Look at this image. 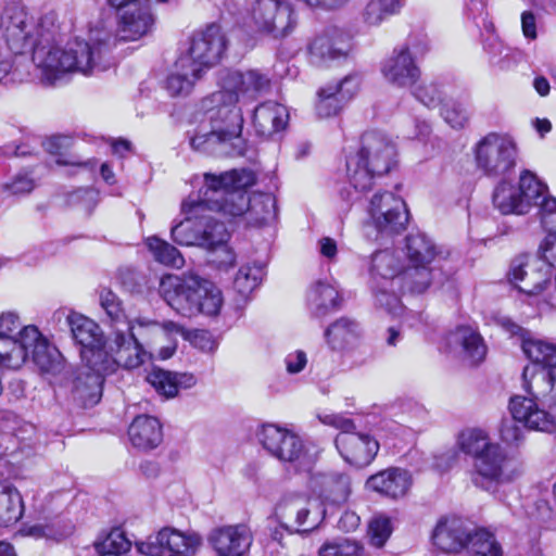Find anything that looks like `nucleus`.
I'll return each mask as SVG.
<instances>
[{"mask_svg":"<svg viewBox=\"0 0 556 556\" xmlns=\"http://www.w3.org/2000/svg\"><path fill=\"white\" fill-rule=\"evenodd\" d=\"M58 28L55 11L36 21L21 3L12 2L1 13L0 48L22 58L33 51L31 62L40 71L42 83L49 86L59 84L71 73L88 76L110 67L105 41L75 40L61 48L52 43Z\"/></svg>","mask_w":556,"mask_h":556,"instance_id":"nucleus-1","label":"nucleus"},{"mask_svg":"<svg viewBox=\"0 0 556 556\" xmlns=\"http://www.w3.org/2000/svg\"><path fill=\"white\" fill-rule=\"evenodd\" d=\"M220 89L202 100V109L211 123L210 131H200L190 139L193 150L216 156H240L245 152L241 137L243 117L239 101H253L270 85L269 77L258 70L223 71Z\"/></svg>","mask_w":556,"mask_h":556,"instance_id":"nucleus-2","label":"nucleus"},{"mask_svg":"<svg viewBox=\"0 0 556 556\" xmlns=\"http://www.w3.org/2000/svg\"><path fill=\"white\" fill-rule=\"evenodd\" d=\"M229 174L204 173L203 184L197 193L190 194L181 203L185 218L170 229L172 239L179 245L211 249L229 240L225 225L216 220L211 213H220L225 217H237L247 207L245 198L233 194L231 204H223L224 187L231 181Z\"/></svg>","mask_w":556,"mask_h":556,"instance_id":"nucleus-3","label":"nucleus"},{"mask_svg":"<svg viewBox=\"0 0 556 556\" xmlns=\"http://www.w3.org/2000/svg\"><path fill=\"white\" fill-rule=\"evenodd\" d=\"M72 338L81 346V359L91 364L98 370L127 369L142 365L150 355L138 342L134 325H128V337L122 329H115L108 340H104L100 326L89 317L71 312L66 316Z\"/></svg>","mask_w":556,"mask_h":556,"instance_id":"nucleus-4","label":"nucleus"},{"mask_svg":"<svg viewBox=\"0 0 556 556\" xmlns=\"http://www.w3.org/2000/svg\"><path fill=\"white\" fill-rule=\"evenodd\" d=\"M31 357L42 370L51 371L56 362L58 352L36 326L21 328L20 317L14 312L0 314V366L18 369Z\"/></svg>","mask_w":556,"mask_h":556,"instance_id":"nucleus-5","label":"nucleus"},{"mask_svg":"<svg viewBox=\"0 0 556 556\" xmlns=\"http://www.w3.org/2000/svg\"><path fill=\"white\" fill-rule=\"evenodd\" d=\"M159 292L173 309L185 317L198 314L216 316L224 302L222 291L194 273L163 276Z\"/></svg>","mask_w":556,"mask_h":556,"instance_id":"nucleus-6","label":"nucleus"},{"mask_svg":"<svg viewBox=\"0 0 556 556\" xmlns=\"http://www.w3.org/2000/svg\"><path fill=\"white\" fill-rule=\"evenodd\" d=\"M396 149L384 136L367 132L362 148L346 159V176L354 192L346 191V200L355 201L358 193L368 191L376 177L390 172L395 163Z\"/></svg>","mask_w":556,"mask_h":556,"instance_id":"nucleus-7","label":"nucleus"},{"mask_svg":"<svg viewBox=\"0 0 556 556\" xmlns=\"http://www.w3.org/2000/svg\"><path fill=\"white\" fill-rule=\"evenodd\" d=\"M476 168L490 178H503L517 165L519 148L507 132L491 131L481 137L471 149Z\"/></svg>","mask_w":556,"mask_h":556,"instance_id":"nucleus-8","label":"nucleus"},{"mask_svg":"<svg viewBox=\"0 0 556 556\" xmlns=\"http://www.w3.org/2000/svg\"><path fill=\"white\" fill-rule=\"evenodd\" d=\"M318 418L321 424L340 431L334 444L344 462L355 467H365L375 459L380 447L378 441L368 433L356 431L351 418L337 413L320 414Z\"/></svg>","mask_w":556,"mask_h":556,"instance_id":"nucleus-9","label":"nucleus"},{"mask_svg":"<svg viewBox=\"0 0 556 556\" xmlns=\"http://www.w3.org/2000/svg\"><path fill=\"white\" fill-rule=\"evenodd\" d=\"M522 472V464L497 443L473 460L471 481L477 488L497 494L501 488L517 481Z\"/></svg>","mask_w":556,"mask_h":556,"instance_id":"nucleus-10","label":"nucleus"},{"mask_svg":"<svg viewBox=\"0 0 556 556\" xmlns=\"http://www.w3.org/2000/svg\"><path fill=\"white\" fill-rule=\"evenodd\" d=\"M263 447L274 457L291 464L295 470L309 471L316 453L294 431L275 424H265L257 431Z\"/></svg>","mask_w":556,"mask_h":556,"instance_id":"nucleus-11","label":"nucleus"},{"mask_svg":"<svg viewBox=\"0 0 556 556\" xmlns=\"http://www.w3.org/2000/svg\"><path fill=\"white\" fill-rule=\"evenodd\" d=\"M220 174L231 175V181L227 182L223 190V204L235 202V193L245 198L247 207L240 216L247 214L248 222L255 226H263L274 222L277 217V202L270 193H257L252 198L247 189L255 182V176L249 169H231ZM239 217V215L237 216Z\"/></svg>","mask_w":556,"mask_h":556,"instance_id":"nucleus-12","label":"nucleus"},{"mask_svg":"<svg viewBox=\"0 0 556 556\" xmlns=\"http://www.w3.org/2000/svg\"><path fill=\"white\" fill-rule=\"evenodd\" d=\"M370 276L374 280V294L377 305L386 308L390 314L401 316L405 312L400 299L387 287L394 289L401 276L399 257L392 250H382L372 254L370 262Z\"/></svg>","mask_w":556,"mask_h":556,"instance_id":"nucleus-13","label":"nucleus"},{"mask_svg":"<svg viewBox=\"0 0 556 556\" xmlns=\"http://www.w3.org/2000/svg\"><path fill=\"white\" fill-rule=\"evenodd\" d=\"M226 48L227 40L220 26L211 24L192 35L189 48L179 55V65L190 64L193 72L204 74L220 61Z\"/></svg>","mask_w":556,"mask_h":556,"instance_id":"nucleus-14","label":"nucleus"},{"mask_svg":"<svg viewBox=\"0 0 556 556\" xmlns=\"http://www.w3.org/2000/svg\"><path fill=\"white\" fill-rule=\"evenodd\" d=\"M369 224L381 236H393L405 230L409 214L405 201L390 191L376 192L367 206Z\"/></svg>","mask_w":556,"mask_h":556,"instance_id":"nucleus-15","label":"nucleus"},{"mask_svg":"<svg viewBox=\"0 0 556 556\" xmlns=\"http://www.w3.org/2000/svg\"><path fill=\"white\" fill-rule=\"evenodd\" d=\"M202 544V536L195 531L165 527L136 547L144 556H195Z\"/></svg>","mask_w":556,"mask_h":556,"instance_id":"nucleus-16","label":"nucleus"},{"mask_svg":"<svg viewBox=\"0 0 556 556\" xmlns=\"http://www.w3.org/2000/svg\"><path fill=\"white\" fill-rule=\"evenodd\" d=\"M253 26L274 38L288 36L296 25V14L287 0H255L250 8Z\"/></svg>","mask_w":556,"mask_h":556,"instance_id":"nucleus-17","label":"nucleus"},{"mask_svg":"<svg viewBox=\"0 0 556 556\" xmlns=\"http://www.w3.org/2000/svg\"><path fill=\"white\" fill-rule=\"evenodd\" d=\"M274 517L277 522L294 528L296 532H309L321 523L325 509L316 500L287 494L276 505Z\"/></svg>","mask_w":556,"mask_h":556,"instance_id":"nucleus-18","label":"nucleus"},{"mask_svg":"<svg viewBox=\"0 0 556 556\" xmlns=\"http://www.w3.org/2000/svg\"><path fill=\"white\" fill-rule=\"evenodd\" d=\"M351 50V38L338 27H329L316 34L306 43V58L311 65L326 68L343 60Z\"/></svg>","mask_w":556,"mask_h":556,"instance_id":"nucleus-19","label":"nucleus"},{"mask_svg":"<svg viewBox=\"0 0 556 556\" xmlns=\"http://www.w3.org/2000/svg\"><path fill=\"white\" fill-rule=\"evenodd\" d=\"M547 406L548 410L542 409L532 399L522 395H516L509 402L510 413L526 428L551 433L556 431V395L549 397Z\"/></svg>","mask_w":556,"mask_h":556,"instance_id":"nucleus-20","label":"nucleus"},{"mask_svg":"<svg viewBox=\"0 0 556 556\" xmlns=\"http://www.w3.org/2000/svg\"><path fill=\"white\" fill-rule=\"evenodd\" d=\"M207 543L215 556H249L253 534L244 523L222 526L211 530Z\"/></svg>","mask_w":556,"mask_h":556,"instance_id":"nucleus-21","label":"nucleus"},{"mask_svg":"<svg viewBox=\"0 0 556 556\" xmlns=\"http://www.w3.org/2000/svg\"><path fill=\"white\" fill-rule=\"evenodd\" d=\"M155 24L150 2L117 12L116 34L121 40L135 41L149 35Z\"/></svg>","mask_w":556,"mask_h":556,"instance_id":"nucleus-22","label":"nucleus"},{"mask_svg":"<svg viewBox=\"0 0 556 556\" xmlns=\"http://www.w3.org/2000/svg\"><path fill=\"white\" fill-rule=\"evenodd\" d=\"M380 73L387 83L397 88L412 87L421 76L419 65L396 48L381 62Z\"/></svg>","mask_w":556,"mask_h":556,"instance_id":"nucleus-23","label":"nucleus"},{"mask_svg":"<svg viewBox=\"0 0 556 556\" xmlns=\"http://www.w3.org/2000/svg\"><path fill=\"white\" fill-rule=\"evenodd\" d=\"M471 530L458 517L441 518L432 532V542L444 553H458L466 547L470 540Z\"/></svg>","mask_w":556,"mask_h":556,"instance_id":"nucleus-24","label":"nucleus"},{"mask_svg":"<svg viewBox=\"0 0 556 556\" xmlns=\"http://www.w3.org/2000/svg\"><path fill=\"white\" fill-rule=\"evenodd\" d=\"M451 350L459 353L470 365H478L486 356V345L478 330L471 326H458L446 338Z\"/></svg>","mask_w":556,"mask_h":556,"instance_id":"nucleus-25","label":"nucleus"},{"mask_svg":"<svg viewBox=\"0 0 556 556\" xmlns=\"http://www.w3.org/2000/svg\"><path fill=\"white\" fill-rule=\"evenodd\" d=\"M99 303L110 321L116 327V329H122L127 337L129 333L127 326L129 324L134 325L135 332L138 334V340L143 337V330L154 329L159 326L157 323L146 318L128 320L125 314L123 302L110 289H101L99 292Z\"/></svg>","mask_w":556,"mask_h":556,"instance_id":"nucleus-26","label":"nucleus"},{"mask_svg":"<svg viewBox=\"0 0 556 556\" xmlns=\"http://www.w3.org/2000/svg\"><path fill=\"white\" fill-rule=\"evenodd\" d=\"M324 336L331 351L345 354L358 348L363 330L355 319L340 317L325 329Z\"/></svg>","mask_w":556,"mask_h":556,"instance_id":"nucleus-27","label":"nucleus"},{"mask_svg":"<svg viewBox=\"0 0 556 556\" xmlns=\"http://www.w3.org/2000/svg\"><path fill=\"white\" fill-rule=\"evenodd\" d=\"M412 476L408 470L391 467L368 478V489L382 496L397 500L406 495L412 486Z\"/></svg>","mask_w":556,"mask_h":556,"instance_id":"nucleus-28","label":"nucleus"},{"mask_svg":"<svg viewBox=\"0 0 556 556\" xmlns=\"http://www.w3.org/2000/svg\"><path fill=\"white\" fill-rule=\"evenodd\" d=\"M115 372V370H98L91 364L77 372L73 380L72 394L75 401L83 406L96 405L102 395L103 376Z\"/></svg>","mask_w":556,"mask_h":556,"instance_id":"nucleus-29","label":"nucleus"},{"mask_svg":"<svg viewBox=\"0 0 556 556\" xmlns=\"http://www.w3.org/2000/svg\"><path fill=\"white\" fill-rule=\"evenodd\" d=\"M528 255H519L515 257L509 265L507 279L520 292L534 295L539 294L546 288L551 279V274L543 271L542 269L538 273L529 274L526 269L528 266Z\"/></svg>","mask_w":556,"mask_h":556,"instance_id":"nucleus-30","label":"nucleus"},{"mask_svg":"<svg viewBox=\"0 0 556 556\" xmlns=\"http://www.w3.org/2000/svg\"><path fill=\"white\" fill-rule=\"evenodd\" d=\"M289 122L286 105L276 101H266L257 105L253 114L255 130L261 136H271L283 130Z\"/></svg>","mask_w":556,"mask_h":556,"instance_id":"nucleus-31","label":"nucleus"},{"mask_svg":"<svg viewBox=\"0 0 556 556\" xmlns=\"http://www.w3.org/2000/svg\"><path fill=\"white\" fill-rule=\"evenodd\" d=\"M319 497L331 504L345 503L351 494V479L341 472L320 473L313 479Z\"/></svg>","mask_w":556,"mask_h":556,"instance_id":"nucleus-32","label":"nucleus"},{"mask_svg":"<svg viewBox=\"0 0 556 556\" xmlns=\"http://www.w3.org/2000/svg\"><path fill=\"white\" fill-rule=\"evenodd\" d=\"M147 381L165 399L175 397L180 389H190L197 383V378L188 372H172L160 368L153 369Z\"/></svg>","mask_w":556,"mask_h":556,"instance_id":"nucleus-33","label":"nucleus"},{"mask_svg":"<svg viewBox=\"0 0 556 556\" xmlns=\"http://www.w3.org/2000/svg\"><path fill=\"white\" fill-rule=\"evenodd\" d=\"M128 437L134 446L141 450H152L162 441L161 424L152 416H137L128 428Z\"/></svg>","mask_w":556,"mask_h":556,"instance_id":"nucleus-34","label":"nucleus"},{"mask_svg":"<svg viewBox=\"0 0 556 556\" xmlns=\"http://www.w3.org/2000/svg\"><path fill=\"white\" fill-rule=\"evenodd\" d=\"M306 301L315 317H324L338 307L339 293L330 283L317 281L308 289Z\"/></svg>","mask_w":556,"mask_h":556,"instance_id":"nucleus-35","label":"nucleus"},{"mask_svg":"<svg viewBox=\"0 0 556 556\" xmlns=\"http://www.w3.org/2000/svg\"><path fill=\"white\" fill-rule=\"evenodd\" d=\"M523 389L534 402L547 395L554 388L555 375L549 368L538 365L526 366L522 372Z\"/></svg>","mask_w":556,"mask_h":556,"instance_id":"nucleus-36","label":"nucleus"},{"mask_svg":"<svg viewBox=\"0 0 556 556\" xmlns=\"http://www.w3.org/2000/svg\"><path fill=\"white\" fill-rule=\"evenodd\" d=\"M13 54L0 48V83L13 85L23 83L30 77V62L27 58Z\"/></svg>","mask_w":556,"mask_h":556,"instance_id":"nucleus-37","label":"nucleus"},{"mask_svg":"<svg viewBox=\"0 0 556 556\" xmlns=\"http://www.w3.org/2000/svg\"><path fill=\"white\" fill-rule=\"evenodd\" d=\"M406 255L408 266L430 265L438 255L435 244L422 232H410L406 237Z\"/></svg>","mask_w":556,"mask_h":556,"instance_id":"nucleus-38","label":"nucleus"},{"mask_svg":"<svg viewBox=\"0 0 556 556\" xmlns=\"http://www.w3.org/2000/svg\"><path fill=\"white\" fill-rule=\"evenodd\" d=\"M23 514L24 503L20 491L9 482H0V525H13Z\"/></svg>","mask_w":556,"mask_h":556,"instance_id":"nucleus-39","label":"nucleus"},{"mask_svg":"<svg viewBox=\"0 0 556 556\" xmlns=\"http://www.w3.org/2000/svg\"><path fill=\"white\" fill-rule=\"evenodd\" d=\"M493 203L503 214H526L528 208L521 199L519 190L502 180L493 192Z\"/></svg>","mask_w":556,"mask_h":556,"instance_id":"nucleus-40","label":"nucleus"},{"mask_svg":"<svg viewBox=\"0 0 556 556\" xmlns=\"http://www.w3.org/2000/svg\"><path fill=\"white\" fill-rule=\"evenodd\" d=\"M405 0H368L363 10V21L368 26H379L391 16L397 15Z\"/></svg>","mask_w":556,"mask_h":556,"instance_id":"nucleus-41","label":"nucleus"},{"mask_svg":"<svg viewBox=\"0 0 556 556\" xmlns=\"http://www.w3.org/2000/svg\"><path fill=\"white\" fill-rule=\"evenodd\" d=\"M202 75L201 73L193 72V67L190 64L181 67L178 58L173 72L166 79V89L172 96H187Z\"/></svg>","mask_w":556,"mask_h":556,"instance_id":"nucleus-42","label":"nucleus"},{"mask_svg":"<svg viewBox=\"0 0 556 556\" xmlns=\"http://www.w3.org/2000/svg\"><path fill=\"white\" fill-rule=\"evenodd\" d=\"M144 242L155 262L175 268L184 266L185 258L182 254L167 241L157 236H151Z\"/></svg>","mask_w":556,"mask_h":556,"instance_id":"nucleus-43","label":"nucleus"},{"mask_svg":"<svg viewBox=\"0 0 556 556\" xmlns=\"http://www.w3.org/2000/svg\"><path fill=\"white\" fill-rule=\"evenodd\" d=\"M521 346L526 356L532 362L531 365L544 368L556 367V345L538 339H525Z\"/></svg>","mask_w":556,"mask_h":556,"instance_id":"nucleus-44","label":"nucleus"},{"mask_svg":"<svg viewBox=\"0 0 556 556\" xmlns=\"http://www.w3.org/2000/svg\"><path fill=\"white\" fill-rule=\"evenodd\" d=\"M431 280L432 269L429 265L408 266L402 271L396 286L410 293H422L429 288Z\"/></svg>","mask_w":556,"mask_h":556,"instance_id":"nucleus-45","label":"nucleus"},{"mask_svg":"<svg viewBox=\"0 0 556 556\" xmlns=\"http://www.w3.org/2000/svg\"><path fill=\"white\" fill-rule=\"evenodd\" d=\"M264 266L257 263L244 264L237 271L233 279V289L247 299L262 282Z\"/></svg>","mask_w":556,"mask_h":556,"instance_id":"nucleus-46","label":"nucleus"},{"mask_svg":"<svg viewBox=\"0 0 556 556\" xmlns=\"http://www.w3.org/2000/svg\"><path fill=\"white\" fill-rule=\"evenodd\" d=\"M519 193L528 211L547 193V186L531 170L523 169L519 176Z\"/></svg>","mask_w":556,"mask_h":556,"instance_id":"nucleus-47","label":"nucleus"},{"mask_svg":"<svg viewBox=\"0 0 556 556\" xmlns=\"http://www.w3.org/2000/svg\"><path fill=\"white\" fill-rule=\"evenodd\" d=\"M458 444L464 453L471 455L473 460H476L489 450V446L496 445L497 443L491 442L486 431L483 429L471 428L459 434Z\"/></svg>","mask_w":556,"mask_h":556,"instance_id":"nucleus-48","label":"nucleus"},{"mask_svg":"<svg viewBox=\"0 0 556 556\" xmlns=\"http://www.w3.org/2000/svg\"><path fill=\"white\" fill-rule=\"evenodd\" d=\"M469 556H502V547L494 534L486 530L471 531L470 540L465 547Z\"/></svg>","mask_w":556,"mask_h":556,"instance_id":"nucleus-49","label":"nucleus"},{"mask_svg":"<svg viewBox=\"0 0 556 556\" xmlns=\"http://www.w3.org/2000/svg\"><path fill=\"white\" fill-rule=\"evenodd\" d=\"M319 556H369L364 545L348 538L326 542L318 551Z\"/></svg>","mask_w":556,"mask_h":556,"instance_id":"nucleus-50","label":"nucleus"},{"mask_svg":"<svg viewBox=\"0 0 556 556\" xmlns=\"http://www.w3.org/2000/svg\"><path fill=\"white\" fill-rule=\"evenodd\" d=\"M130 547L131 542L118 529L112 530L97 546L101 556H123L130 551Z\"/></svg>","mask_w":556,"mask_h":556,"instance_id":"nucleus-51","label":"nucleus"},{"mask_svg":"<svg viewBox=\"0 0 556 556\" xmlns=\"http://www.w3.org/2000/svg\"><path fill=\"white\" fill-rule=\"evenodd\" d=\"M441 116L452 128L463 129L469 122L470 113L466 104L458 101H447L441 108Z\"/></svg>","mask_w":556,"mask_h":556,"instance_id":"nucleus-52","label":"nucleus"},{"mask_svg":"<svg viewBox=\"0 0 556 556\" xmlns=\"http://www.w3.org/2000/svg\"><path fill=\"white\" fill-rule=\"evenodd\" d=\"M413 96L425 106L432 109L443 103L445 91L439 83L428 81L417 86Z\"/></svg>","mask_w":556,"mask_h":556,"instance_id":"nucleus-53","label":"nucleus"},{"mask_svg":"<svg viewBox=\"0 0 556 556\" xmlns=\"http://www.w3.org/2000/svg\"><path fill=\"white\" fill-rule=\"evenodd\" d=\"M393 531L391 519L386 515H377L368 523V536L372 546L381 548Z\"/></svg>","mask_w":556,"mask_h":556,"instance_id":"nucleus-54","label":"nucleus"},{"mask_svg":"<svg viewBox=\"0 0 556 556\" xmlns=\"http://www.w3.org/2000/svg\"><path fill=\"white\" fill-rule=\"evenodd\" d=\"M318 96L319 100L316 104V111L320 117L337 115L348 104L343 102L336 91L330 90V85L321 88Z\"/></svg>","mask_w":556,"mask_h":556,"instance_id":"nucleus-55","label":"nucleus"},{"mask_svg":"<svg viewBox=\"0 0 556 556\" xmlns=\"http://www.w3.org/2000/svg\"><path fill=\"white\" fill-rule=\"evenodd\" d=\"M401 52L413 59L418 64V61L424 59L430 51V40L425 34H410L405 42L397 46Z\"/></svg>","mask_w":556,"mask_h":556,"instance_id":"nucleus-56","label":"nucleus"},{"mask_svg":"<svg viewBox=\"0 0 556 556\" xmlns=\"http://www.w3.org/2000/svg\"><path fill=\"white\" fill-rule=\"evenodd\" d=\"M227 242L228 240H225L220 244L206 249L211 253L210 262L219 270L226 271L236 263V254Z\"/></svg>","mask_w":556,"mask_h":556,"instance_id":"nucleus-57","label":"nucleus"},{"mask_svg":"<svg viewBox=\"0 0 556 556\" xmlns=\"http://www.w3.org/2000/svg\"><path fill=\"white\" fill-rule=\"evenodd\" d=\"M362 77L357 73L346 75L338 84H331L330 90L339 94L343 102L349 103L359 91Z\"/></svg>","mask_w":556,"mask_h":556,"instance_id":"nucleus-58","label":"nucleus"},{"mask_svg":"<svg viewBox=\"0 0 556 556\" xmlns=\"http://www.w3.org/2000/svg\"><path fill=\"white\" fill-rule=\"evenodd\" d=\"M536 205L540 206L542 226L547 233L556 235V198L545 193Z\"/></svg>","mask_w":556,"mask_h":556,"instance_id":"nucleus-59","label":"nucleus"},{"mask_svg":"<svg viewBox=\"0 0 556 556\" xmlns=\"http://www.w3.org/2000/svg\"><path fill=\"white\" fill-rule=\"evenodd\" d=\"M415 138L425 143L428 154H433L435 150L440 149L441 140L438 137L432 136V127L429 122L425 119H416L415 122Z\"/></svg>","mask_w":556,"mask_h":556,"instance_id":"nucleus-60","label":"nucleus"},{"mask_svg":"<svg viewBox=\"0 0 556 556\" xmlns=\"http://www.w3.org/2000/svg\"><path fill=\"white\" fill-rule=\"evenodd\" d=\"M511 416H514L511 414ZM522 424L517 418L513 417L511 419H503L500 428V435L503 442L506 444H518L523 439L522 429L518 426Z\"/></svg>","mask_w":556,"mask_h":556,"instance_id":"nucleus-61","label":"nucleus"},{"mask_svg":"<svg viewBox=\"0 0 556 556\" xmlns=\"http://www.w3.org/2000/svg\"><path fill=\"white\" fill-rule=\"evenodd\" d=\"M539 257L546 265L544 271L551 274V267H556V235L547 233L539 248Z\"/></svg>","mask_w":556,"mask_h":556,"instance_id":"nucleus-62","label":"nucleus"},{"mask_svg":"<svg viewBox=\"0 0 556 556\" xmlns=\"http://www.w3.org/2000/svg\"><path fill=\"white\" fill-rule=\"evenodd\" d=\"M68 202L71 204H81L90 213L98 203V192L93 189L81 188L70 195Z\"/></svg>","mask_w":556,"mask_h":556,"instance_id":"nucleus-63","label":"nucleus"},{"mask_svg":"<svg viewBox=\"0 0 556 556\" xmlns=\"http://www.w3.org/2000/svg\"><path fill=\"white\" fill-rule=\"evenodd\" d=\"M285 365L288 374H300L307 365V354L303 350L292 351L286 355Z\"/></svg>","mask_w":556,"mask_h":556,"instance_id":"nucleus-64","label":"nucleus"}]
</instances>
